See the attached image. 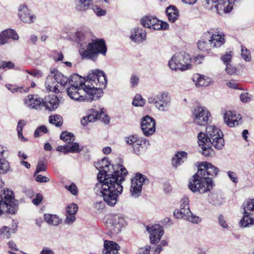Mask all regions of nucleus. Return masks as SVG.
Listing matches in <instances>:
<instances>
[{
    "label": "nucleus",
    "instance_id": "1",
    "mask_svg": "<svg viewBox=\"0 0 254 254\" xmlns=\"http://www.w3.org/2000/svg\"><path fill=\"white\" fill-rule=\"evenodd\" d=\"M107 78L105 73L99 69L90 70L85 80L77 74H73L68 77L70 86L83 87L87 94V100H98L103 94V89L107 85Z\"/></svg>",
    "mask_w": 254,
    "mask_h": 254
},
{
    "label": "nucleus",
    "instance_id": "2",
    "mask_svg": "<svg viewBox=\"0 0 254 254\" xmlns=\"http://www.w3.org/2000/svg\"><path fill=\"white\" fill-rule=\"evenodd\" d=\"M91 37V33L86 27H81L75 33V40L83 47L79 50L80 54L82 59H86L95 61L99 54L105 55L107 47L103 39H99L88 43L86 49L84 47L89 41Z\"/></svg>",
    "mask_w": 254,
    "mask_h": 254
},
{
    "label": "nucleus",
    "instance_id": "3",
    "mask_svg": "<svg viewBox=\"0 0 254 254\" xmlns=\"http://www.w3.org/2000/svg\"><path fill=\"white\" fill-rule=\"evenodd\" d=\"M219 171L218 168L210 163H201L197 172L190 181L189 189L193 192L197 191L200 193L210 191L214 185L211 177H215Z\"/></svg>",
    "mask_w": 254,
    "mask_h": 254
},
{
    "label": "nucleus",
    "instance_id": "4",
    "mask_svg": "<svg viewBox=\"0 0 254 254\" xmlns=\"http://www.w3.org/2000/svg\"><path fill=\"white\" fill-rule=\"evenodd\" d=\"M125 181L124 176L118 178H107L103 181L99 182L96 184L95 190L100 192L104 201L109 206H115L118 200L119 196L123 192L122 183Z\"/></svg>",
    "mask_w": 254,
    "mask_h": 254
},
{
    "label": "nucleus",
    "instance_id": "5",
    "mask_svg": "<svg viewBox=\"0 0 254 254\" xmlns=\"http://www.w3.org/2000/svg\"><path fill=\"white\" fill-rule=\"evenodd\" d=\"M95 166L99 171L97 175L98 182L103 181V180H105L107 178H118L120 176L125 177L127 173L126 168L122 165L116 166L111 165L108 158L107 157H104L98 161L95 164Z\"/></svg>",
    "mask_w": 254,
    "mask_h": 254
},
{
    "label": "nucleus",
    "instance_id": "6",
    "mask_svg": "<svg viewBox=\"0 0 254 254\" xmlns=\"http://www.w3.org/2000/svg\"><path fill=\"white\" fill-rule=\"evenodd\" d=\"M225 35L220 32L210 29L204 33L200 40L197 43L199 50L208 52L213 48H219L225 43Z\"/></svg>",
    "mask_w": 254,
    "mask_h": 254
},
{
    "label": "nucleus",
    "instance_id": "7",
    "mask_svg": "<svg viewBox=\"0 0 254 254\" xmlns=\"http://www.w3.org/2000/svg\"><path fill=\"white\" fill-rule=\"evenodd\" d=\"M18 202L15 199L12 190L9 189H4L0 194V216L4 212L14 214L18 209Z\"/></svg>",
    "mask_w": 254,
    "mask_h": 254
},
{
    "label": "nucleus",
    "instance_id": "8",
    "mask_svg": "<svg viewBox=\"0 0 254 254\" xmlns=\"http://www.w3.org/2000/svg\"><path fill=\"white\" fill-rule=\"evenodd\" d=\"M190 55L186 53H179L172 56L168 65L172 70L185 71L191 68Z\"/></svg>",
    "mask_w": 254,
    "mask_h": 254
},
{
    "label": "nucleus",
    "instance_id": "9",
    "mask_svg": "<svg viewBox=\"0 0 254 254\" xmlns=\"http://www.w3.org/2000/svg\"><path fill=\"white\" fill-rule=\"evenodd\" d=\"M191 117L194 124L200 126H205L210 121L211 115L206 107L197 105L192 108Z\"/></svg>",
    "mask_w": 254,
    "mask_h": 254
},
{
    "label": "nucleus",
    "instance_id": "10",
    "mask_svg": "<svg viewBox=\"0 0 254 254\" xmlns=\"http://www.w3.org/2000/svg\"><path fill=\"white\" fill-rule=\"evenodd\" d=\"M125 139L127 144L132 148V152L137 155L145 152L149 145L148 140L139 138L136 134L126 137Z\"/></svg>",
    "mask_w": 254,
    "mask_h": 254
},
{
    "label": "nucleus",
    "instance_id": "11",
    "mask_svg": "<svg viewBox=\"0 0 254 254\" xmlns=\"http://www.w3.org/2000/svg\"><path fill=\"white\" fill-rule=\"evenodd\" d=\"M148 102L150 104H154L159 110L167 112L171 107V97L167 92L162 91L155 96L149 97Z\"/></svg>",
    "mask_w": 254,
    "mask_h": 254
},
{
    "label": "nucleus",
    "instance_id": "12",
    "mask_svg": "<svg viewBox=\"0 0 254 254\" xmlns=\"http://www.w3.org/2000/svg\"><path fill=\"white\" fill-rule=\"evenodd\" d=\"M206 135L212 139V145L216 149H221L224 144L222 131L214 126H210L206 127Z\"/></svg>",
    "mask_w": 254,
    "mask_h": 254
},
{
    "label": "nucleus",
    "instance_id": "13",
    "mask_svg": "<svg viewBox=\"0 0 254 254\" xmlns=\"http://www.w3.org/2000/svg\"><path fill=\"white\" fill-rule=\"evenodd\" d=\"M149 180L144 175L137 173L131 179L130 194L134 198L138 197L141 192L142 186L146 183H148Z\"/></svg>",
    "mask_w": 254,
    "mask_h": 254
},
{
    "label": "nucleus",
    "instance_id": "14",
    "mask_svg": "<svg viewBox=\"0 0 254 254\" xmlns=\"http://www.w3.org/2000/svg\"><path fill=\"white\" fill-rule=\"evenodd\" d=\"M126 224L124 217L120 215L111 216L106 222V227L113 234L119 233L122 228Z\"/></svg>",
    "mask_w": 254,
    "mask_h": 254
},
{
    "label": "nucleus",
    "instance_id": "15",
    "mask_svg": "<svg viewBox=\"0 0 254 254\" xmlns=\"http://www.w3.org/2000/svg\"><path fill=\"white\" fill-rule=\"evenodd\" d=\"M174 216L177 219H184L194 224H198L201 221L199 217L194 215L190 211V207L182 206L180 210H176L174 211Z\"/></svg>",
    "mask_w": 254,
    "mask_h": 254
},
{
    "label": "nucleus",
    "instance_id": "16",
    "mask_svg": "<svg viewBox=\"0 0 254 254\" xmlns=\"http://www.w3.org/2000/svg\"><path fill=\"white\" fill-rule=\"evenodd\" d=\"M198 143L202 149V154L205 156H210L212 155V149L211 148L212 139L204 133L200 132L198 134Z\"/></svg>",
    "mask_w": 254,
    "mask_h": 254
},
{
    "label": "nucleus",
    "instance_id": "17",
    "mask_svg": "<svg viewBox=\"0 0 254 254\" xmlns=\"http://www.w3.org/2000/svg\"><path fill=\"white\" fill-rule=\"evenodd\" d=\"M141 127L146 136L153 134L155 131V120L148 115L144 117L141 119Z\"/></svg>",
    "mask_w": 254,
    "mask_h": 254
},
{
    "label": "nucleus",
    "instance_id": "18",
    "mask_svg": "<svg viewBox=\"0 0 254 254\" xmlns=\"http://www.w3.org/2000/svg\"><path fill=\"white\" fill-rule=\"evenodd\" d=\"M223 119L225 123L230 127L238 126L242 123L241 115L230 111L224 113Z\"/></svg>",
    "mask_w": 254,
    "mask_h": 254
},
{
    "label": "nucleus",
    "instance_id": "19",
    "mask_svg": "<svg viewBox=\"0 0 254 254\" xmlns=\"http://www.w3.org/2000/svg\"><path fill=\"white\" fill-rule=\"evenodd\" d=\"M146 229L150 234V240L152 244L158 242L164 234L163 228L158 224L153 225L151 227L147 226Z\"/></svg>",
    "mask_w": 254,
    "mask_h": 254
},
{
    "label": "nucleus",
    "instance_id": "20",
    "mask_svg": "<svg viewBox=\"0 0 254 254\" xmlns=\"http://www.w3.org/2000/svg\"><path fill=\"white\" fill-rule=\"evenodd\" d=\"M42 107H44L46 110L55 111L59 106L60 100L55 95L45 97L42 100Z\"/></svg>",
    "mask_w": 254,
    "mask_h": 254
},
{
    "label": "nucleus",
    "instance_id": "21",
    "mask_svg": "<svg viewBox=\"0 0 254 254\" xmlns=\"http://www.w3.org/2000/svg\"><path fill=\"white\" fill-rule=\"evenodd\" d=\"M92 113L85 117V119L88 120L89 122H94L97 120H101L102 122L108 124L110 122L109 117L106 115L104 109H92Z\"/></svg>",
    "mask_w": 254,
    "mask_h": 254
},
{
    "label": "nucleus",
    "instance_id": "22",
    "mask_svg": "<svg viewBox=\"0 0 254 254\" xmlns=\"http://www.w3.org/2000/svg\"><path fill=\"white\" fill-rule=\"evenodd\" d=\"M18 10L19 16L23 22L31 23L35 20V16L31 13L30 10L25 5H20L19 7Z\"/></svg>",
    "mask_w": 254,
    "mask_h": 254
},
{
    "label": "nucleus",
    "instance_id": "23",
    "mask_svg": "<svg viewBox=\"0 0 254 254\" xmlns=\"http://www.w3.org/2000/svg\"><path fill=\"white\" fill-rule=\"evenodd\" d=\"M42 101L37 95H29L25 99V105L30 109L40 110L42 108Z\"/></svg>",
    "mask_w": 254,
    "mask_h": 254
},
{
    "label": "nucleus",
    "instance_id": "24",
    "mask_svg": "<svg viewBox=\"0 0 254 254\" xmlns=\"http://www.w3.org/2000/svg\"><path fill=\"white\" fill-rule=\"evenodd\" d=\"M146 33L142 28L135 27L131 30L130 39L136 43H140L145 40Z\"/></svg>",
    "mask_w": 254,
    "mask_h": 254
},
{
    "label": "nucleus",
    "instance_id": "25",
    "mask_svg": "<svg viewBox=\"0 0 254 254\" xmlns=\"http://www.w3.org/2000/svg\"><path fill=\"white\" fill-rule=\"evenodd\" d=\"M233 8L232 2L229 0H218L215 8L218 14L222 15L230 12Z\"/></svg>",
    "mask_w": 254,
    "mask_h": 254
},
{
    "label": "nucleus",
    "instance_id": "26",
    "mask_svg": "<svg viewBox=\"0 0 254 254\" xmlns=\"http://www.w3.org/2000/svg\"><path fill=\"white\" fill-rule=\"evenodd\" d=\"M45 86L47 89L50 91L55 93L59 92L58 89L59 85L56 80L55 69L51 70V73L47 77Z\"/></svg>",
    "mask_w": 254,
    "mask_h": 254
},
{
    "label": "nucleus",
    "instance_id": "27",
    "mask_svg": "<svg viewBox=\"0 0 254 254\" xmlns=\"http://www.w3.org/2000/svg\"><path fill=\"white\" fill-rule=\"evenodd\" d=\"M68 96L72 99L75 101L84 100L83 96L81 95L84 92L83 87L80 86H70L66 89Z\"/></svg>",
    "mask_w": 254,
    "mask_h": 254
},
{
    "label": "nucleus",
    "instance_id": "28",
    "mask_svg": "<svg viewBox=\"0 0 254 254\" xmlns=\"http://www.w3.org/2000/svg\"><path fill=\"white\" fill-rule=\"evenodd\" d=\"M19 38L16 31L11 29H6L0 33V45L6 43L9 39L16 40Z\"/></svg>",
    "mask_w": 254,
    "mask_h": 254
},
{
    "label": "nucleus",
    "instance_id": "29",
    "mask_svg": "<svg viewBox=\"0 0 254 254\" xmlns=\"http://www.w3.org/2000/svg\"><path fill=\"white\" fill-rule=\"evenodd\" d=\"M104 245L103 254H120L118 251L120 247L117 243L106 240L104 241Z\"/></svg>",
    "mask_w": 254,
    "mask_h": 254
},
{
    "label": "nucleus",
    "instance_id": "30",
    "mask_svg": "<svg viewBox=\"0 0 254 254\" xmlns=\"http://www.w3.org/2000/svg\"><path fill=\"white\" fill-rule=\"evenodd\" d=\"M192 79L197 87L207 86L212 82L210 78L199 74H194Z\"/></svg>",
    "mask_w": 254,
    "mask_h": 254
},
{
    "label": "nucleus",
    "instance_id": "31",
    "mask_svg": "<svg viewBox=\"0 0 254 254\" xmlns=\"http://www.w3.org/2000/svg\"><path fill=\"white\" fill-rule=\"evenodd\" d=\"M166 14L168 20L171 22H175L179 18V11L175 6L171 5L166 9Z\"/></svg>",
    "mask_w": 254,
    "mask_h": 254
},
{
    "label": "nucleus",
    "instance_id": "32",
    "mask_svg": "<svg viewBox=\"0 0 254 254\" xmlns=\"http://www.w3.org/2000/svg\"><path fill=\"white\" fill-rule=\"evenodd\" d=\"M187 153L185 151H178L172 159V165L177 167L184 163L187 158Z\"/></svg>",
    "mask_w": 254,
    "mask_h": 254
},
{
    "label": "nucleus",
    "instance_id": "33",
    "mask_svg": "<svg viewBox=\"0 0 254 254\" xmlns=\"http://www.w3.org/2000/svg\"><path fill=\"white\" fill-rule=\"evenodd\" d=\"M252 215L251 212L244 211L243 217L240 222L242 227H249L254 224V219L251 216Z\"/></svg>",
    "mask_w": 254,
    "mask_h": 254
},
{
    "label": "nucleus",
    "instance_id": "34",
    "mask_svg": "<svg viewBox=\"0 0 254 254\" xmlns=\"http://www.w3.org/2000/svg\"><path fill=\"white\" fill-rule=\"evenodd\" d=\"M92 0H77L75 9L77 11L83 12L90 7Z\"/></svg>",
    "mask_w": 254,
    "mask_h": 254
},
{
    "label": "nucleus",
    "instance_id": "35",
    "mask_svg": "<svg viewBox=\"0 0 254 254\" xmlns=\"http://www.w3.org/2000/svg\"><path fill=\"white\" fill-rule=\"evenodd\" d=\"M44 220L48 224L54 226H57L61 222L60 219L57 215L50 214L44 215Z\"/></svg>",
    "mask_w": 254,
    "mask_h": 254
},
{
    "label": "nucleus",
    "instance_id": "36",
    "mask_svg": "<svg viewBox=\"0 0 254 254\" xmlns=\"http://www.w3.org/2000/svg\"><path fill=\"white\" fill-rule=\"evenodd\" d=\"M55 73L56 75V80L58 84H60L63 87H64L68 83V77L64 76L63 73L55 69Z\"/></svg>",
    "mask_w": 254,
    "mask_h": 254
},
{
    "label": "nucleus",
    "instance_id": "37",
    "mask_svg": "<svg viewBox=\"0 0 254 254\" xmlns=\"http://www.w3.org/2000/svg\"><path fill=\"white\" fill-rule=\"evenodd\" d=\"M60 138L68 144L74 142L75 139L73 134L67 131H63L61 134Z\"/></svg>",
    "mask_w": 254,
    "mask_h": 254
},
{
    "label": "nucleus",
    "instance_id": "38",
    "mask_svg": "<svg viewBox=\"0 0 254 254\" xmlns=\"http://www.w3.org/2000/svg\"><path fill=\"white\" fill-rule=\"evenodd\" d=\"M49 121L50 124H53L57 127H60L63 125V119L60 115L50 116Z\"/></svg>",
    "mask_w": 254,
    "mask_h": 254
},
{
    "label": "nucleus",
    "instance_id": "39",
    "mask_svg": "<svg viewBox=\"0 0 254 254\" xmlns=\"http://www.w3.org/2000/svg\"><path fill=\"white\" fill-rule=\"evenodd\" d=\"M218 0H202L203 6L207 9L212 10Z\"/></svg>",
    "mask_w": 254,
    "mask_h": 254
},
{
    "label": "nucleus",
    "instance_id": "40",
    "mask_svg": "<svg viewBox=\"0 0 254 254\" xmlns=\"http://www.w3.org/2000/svg\"><path fill=\"white\" fill-rule=\"evenodd\" d=\"M9 170V164L8 161L0 158V174H5Z\"/></svg>",
    "mask_w": 254,
    "mask_h": 254
},
{
    "label": "nucleus",
    "instance_id": "41",
    "mask_svg": "<svg viewBox=\"0 0 254 254\" xmlns=\"http://www.w3.org/2000/svg\"><path fill=\"white\" fill-rule=\"evenodd\" d=\"M244 211L251 212L254 211V199H251L243 203Z\"/></svg>",
    "mask_w": 254,
    "mask_h": 254
},
{
    "label": "nucleus",
    "instance_id": "42",
    "mask_svg": "<svg viewBox=\"0 0 254 254\" xmlns=\"http://www.w3.org/2000/svg\"><path fill=\"white\" fill-rule=\"evenodd\" d=\"M145 103L144 99L140 95H136L132 101V105L134 106H143Z\"/></svg>",
    "mask_w": 254,
    "mask_h": 254
},
{
    "label": "nucleus",
    "instance_id": "43",
    "mask_svg": "<svg viewBox=\"0 0 254 254\" xmlns=\"http://www.w3.org/2000/svg\"><path fill=\"white\" fill-rule=\"evenodd\" d=\"M151 22V23H150L149 28L153 29L154 30H161L162 26L160 25V20L155 17H152V19Z\"/></svg>",
    "mask_w": 254,
    "mask_h": 254
},
{
    "label": "nucleus",
    "instance_id": "44",
    "mask_svg": "<svg viewBox=\"0 0 254 254\" xmlns=\"http://www.w3.org/2000/svg\"><path fill=\"white\" fill-rule=\"evenodd\" d=\"M208 199L213 205H219L222 203L221 200L218 198V195L215 193H211L209 195Z\"/></svg>",
    "mask_w": 254,
    "mask_h": 254
},
{
    "label": "nucleus",
    "instance_id": "45",
    "mask_svg": "<svg viewBox=\"0 0 254 254\" xmlns=\"http://www.w3.org/2000/svg\"><path fill=\"white\" fill-rule=\"evenodd\" d=\"M241 55L245 61L248 62L251 61L250 52L244 46L241 47Z\"/></svg>",
    "mask_w": 254,
    "mask_h": 254
},
{
    "label": "nucleus",
    "instance_id": "46",
    "mask_svg": "<svg viewBox=\"0 0 254 254\" xmlns=\"http://www.w3.org/2000/svg\"><path fill=\"white\" fill-rule=\"evenodd\" d=\"M47 169L45 163L43 161H40L38 162L37 165L36 170L34 174V176L35 177L39 173L46 171Z\"/></svg>",
    "mask_w": 254,
    "mask_h": 254
},
{
    "label": "nucleus",
    "instance_id": "47",
    "mask_svg": "<svg viewBox=\"0 0 254 254\" xmlns=\"http://www.w3.org/2000/svg\"><path fill=\"white\" fill-rule=\"evenodd\" d=\"M77 210V205L75 203H71L66 207V214L75 215Z\"/></svg>",
    "mask_w": 254,
    "mask_h": 254
},
{
    "label": "nucleus",
    "instance_id": "48",
    "mask_svg": "<svg viewBox=\"0 0 254 254\" xmlns=\"http://www.w3.org/2000/svg\"><path fill=\"white\" fill-rule=\"evenodd\" d=\"M71 145H68L69 152L70 153L79 152L82 149L79 148L78 143L76 142H71Z\"/></svg>",
    "mask_w": 254,
    "mask_h": 254
},
{
    "label": "nucleus",
    "instance_id": "49",
    "mask_svg": "<svg viewBox=\"0 0 254 254\" xmlns=\"http://www.w3.org/2000/svg\"><path fill=\"white\" fill-rule=\"evenodd\" d=\"M92 9L94 13L98 16H104L106 14V10L103 9L99 6L98 5L93 6Z\"/></svg>",
    "mask_w": 254,
    "mask_h": 254
},
{
    "label": "nucleus",
    "instance_id": "50",
    "mask_svg": "<svg viewBox=\"0 0 254 254\" xmlns=\"http://www.w3.org/2000/svg\"><path fill=\"white\" fill-rule=\"evenodd\" d=\"M48 129L45 126H41L39 127L35 131L34 136L35 137H38L41 135V133H45L47 132Z\"/></svg>",
    "mask_w": 254,
    "mask_h": 254
},
{
    "label": "nucleus",
    "instance_id": "51",
    "mask_svg": "<svg viewBox=\"0 0 254 254\" xmlns=\"http://www.w3.org/2000/svg\"><path fill=\"white\" fill-rule=\"evenodd\" d=\"M0 235L3 238H8L10 235L8 227L3 226L0 230Z\"/></svg>",
    "mask_w": 254,
    "mask_h": 254
},
{
    "label": "nucleus",
    "instance_id": "52",
    "mask_svg": "<svg viewBox=\"0 0 254 254\" xmlns=\"http://www.w3.org/2000/svg\"><path fill=\"white\" fill-rule=\"evenodd\" d=\"M153 16H145L141 19V24L145 27L149 28L150 23H151Z\"/></svg>",
    "mask_w": 254,
    "mask_h": 254
},
{
    "label": "nucleus",
    "instance_id": "53",
    "mask_svg": "<svg viewBox=\"0 0 254 254\" xmlns=\"http://www.w3.org/2000/svg\"><path fill=\"white\" fill-rule=\"evenodd\" d=\"M65 188L74 195L78 193L77 188L74 183H72L69 186H66Z\"/></svg>",
    "mask_w": 254,
    "mask_h": 254
},
{
    "label": "nucleus",
    "instance_id": "54",
    "mask_svg": "<svg viewBox=\"0 0 254 254\" xmlns=\"http://www.w3.org/2000/svg\"><path fill=\"white\" fill-rule=\"evenodd\" d=\"M232 55L231 53H226L224 56H222L221 59L223 61V63L226 64H230L231 62Z\"/></svg>",
    "mask_w": 254,
    "mask_h": 254
},
{
    "label": "nucleus",
    "instance_id": "55",
    "mask_svg": "<svg viewBox=\"0 0 254 254\" xmlns=\"http://www.w3.org/2000/svg\"><path fill=\"white\" fill-rule=\"evenodd\" d=\"M240 98L241 101L245 103L249 102L251 99L252 96L247 92H243L241 94Z\"/></svg>",
    "mask_w": 254,
    "mask_h": 254
},
{
    "label": "nucleus",
    "instance_id": "56",
    "mask_svg": "<svg viewBox=\"0 0 254 254\" xmlns=\"http://www.w3.org/2000/svg\"><path fill=\"white\" fill-rule=\"evenodd\" d=\"M130 82L132 87L137 86L139 82V77L134 74L131 75L130 78Z\"/></svg>",
    "mask_w": 254,
    "mask_h": 254
},
{
    "label": "nucleus",
    "instance_id": "57",
    "mask_svg": "<svg viewBox=\"0 0 254 254\" xmlns=\"http://www.w3.org/2000/svg\"><path fill=\"white\" fill-rule=\"evenodd\" d=\"M14 66V64L11 62L3 61L0 66L2 68L11 69Z\"/></svg>",
    "mask_w": 254,
    "mask_h": 254
},
{
    "label": "nucleus",
    "instance_id": "58",
    "mask_svg": "<svg viewBox=\"0 0 254 254\" xmlns=\"http://www.w3.org/2000/svg\"><path fill=\"white\" fill-rule=\"evenodd\" d=\"M227 175L230 180L234 183L237 184L238 182V179L236 174L232 171H228Z\"/></svg>",
    "mask_w": 254,
    "mask_h": 254
},
{
    "label": "nucleus",
    "instance_id": "59",
    "mask_svg": "<svg viewBox=\"0 0 254 254\" xmlns=\"http://www.w3.org/2000/svg\"><path fill=\"white\" fill-rule=\"evenodd\" d=\"M35 177V180L40 183H46L49 181V179L47 177L41 175L37 174Z\"/></svg>",
    "mask_w": 254,
    "mask_h": 254
},
{
    "label": "nucleus",
    "instance_id": "60",
    "mask_svg": "<svg viewBox=\"0 0 254 254\" xmlns=\"http://www.w3.org/2000/svg\"><path fill=\"white\" fill-rule=\"evenodd\" d=\"M225 69L226 72L230 75L235 74L237 71L236 68L230 64L226 65Z\"/></svg>",
    "mask_w": 254,
    "mask_h": 254
},
{
    "label": "nucleus",
    "instance_id": "61",
    "mask_svg": "<svg viewBox=\"0 0 254 254\" xmlns=\"http://www.w3.org/2000/svg\"><path fill=\"white\" fill-rule=\"evenodd\" d=\"M75 215L66 214V218L64 222L67 224H71L75 220Z\"/></svg>",
    "mask_w": 254,
    "mask_h": 254
},
{
    "label": "nucleus",
    "instance_id": "62",
    "mask_svg": "<svg viewBox=\"0 0 254 254\" xmlns=\"http://www.w3.org/2000/svg\"><path fill=\"white\" fill-rule=\"evenodd\" d=\"M218 222L220 225L223 228H226L228 227V224L226 222L224 216L222 215H219L218 216Z\"/></svg>",
    "mask_w": 254,
    "mask_h": 254
},
{
    "label": "nucleus",
    "instance_id": "63",
    "mask_svg": "<svg viewBox=\"0 0 254 254\" xmlns=\"http://www.w3.org/2000/svg\"><path fill=\"white\" fill-rule=\"evenodd\" d=\"M43 196L40 193L37 194L36 197L32 200V202L35 205H38L43 200Z\"/></svg>",
    "mask_w": 254,
    "mask_h": 254
},
{
    "label": "nucleus",
    "instance_id": "64",
    "mask_svg": "<svg viewBox=\"0 0 254 254\" xmlns=\"http://www.w3.org/2000/svg\"><path fill=\"white\" fill-rule=\"evenodd\" d=\"M151 247L150 246H146L144 248L139 249V254H149Z\"/></svg>",
    "mask_w": 254,
    "mask_h": 254
}]
</instances>
